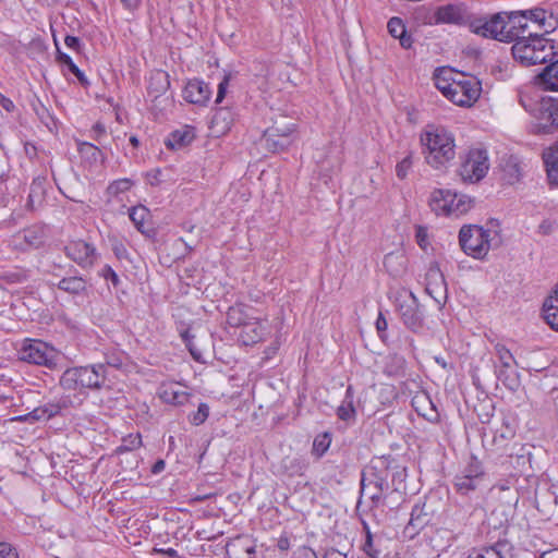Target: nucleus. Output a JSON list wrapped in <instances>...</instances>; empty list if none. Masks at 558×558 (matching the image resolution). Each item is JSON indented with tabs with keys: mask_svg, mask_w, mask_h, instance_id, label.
<instances>
[{
	"mask_svg": "<svg viewBox=\"0 0 558 558\" xmlns=\"http://www.w3.org/2000/svg\"><path fill=\"white\" fill-rule=\"evenodd\" d=\"M489 169L488 155L483 148H471L463 157L458 173L463 182L481 181Z\"/></svg>",
	"mask_w": 558,
	"mask_h": 558,
	"instance_id": "obj_10",
	"label": "nucleus"
},
{
	"mask_svg": "<svg viewBox=\"0 0 558 558\" xmlns=\"http://www.w3.org/2000/svg\"><path fill=\"white\" fill-rule=\"evenodd\" d=\"M269 332V328L266 326L265 322L256 318L241 327L238 340L243 345H253L263 341Z\"/></svg>",
	"mask_w": 558,
	"mask_h": 558,
	"instance_id": "obj_20",
	"label": "nucleus"
},
{
	"mask_svg": "<svg viewBox=\"0 0 558 558\" xmlns=\"http://www.w3.org/2000/svg\"><path fill=\"white\" fill-rule=\"evenodd\" d=\"M507 12H498L490 16L487 15H474L471 22V32L482 36L484 38H490L498 41L509 43V37L506 33L505 19Z\"/></svg>",
	"mask_w": 558,
	"mask_h": 558,
	"instance_id": "obj_11",
	"label": "nucleus"
},
{
	"mask_svg": "<svg viewBox=\"0 0 558 558\" xmlns=\"http://www.w3.org/2000/svg\"><path fill=\"white\" fill-rule=\"evenodd\" d=\"M135 182L130 178H122L112 181L108 187L107 193L110 196L118 197L119 195L129 192Z\"/></svg>",
	"mask_w": 558,
	"mask_h": 558,
	"instance_id": "obj_42",
	"label": "nucleus"
},
{
	"mask_svg": "<svg viewBox=\"0 0 558 558\" xmlns=\"http://www.w3.org/2000/svg\"><path fill=\"white\" fill-rule=\"evenodd\" d=\"M473 199L451 190H435L430 194V209L438 216L460 217L473 207Z\"/></svg>",
	"mask_w": 558,
	"mask_h": 558,
	"instance_id": "obj_9",
	"label": "nucleus"
},
{
	"mask_svg": "<svg viewBox=\"0 0 558 558\" xmlns=\"http://www.w3.org/2000/svg\"><path fill=\"white\" fill-rule=\"evenodd\" d=\"M85 290V281L82 278L72 277V294Z\"/></svg>",
	"mask_w": 558,
	"mask_h": 558,
	"instance_id": "obj_61",
	"label": "nucleus"
},
{
	"mask_svg": "<svg viewBox=\"0 0 558 558\" xmlns=\"http://www.w3.org/2000/svg\"><path fill=\"white\" fill-rule=\"evenodd\" d=\"M548 182L558 186V138L542 153Z\"/></svg>",
	"mask_w": 558,
	"mask_h": 558,
	"instance_id": "obj_23",
	"label": "nucleus"
},
{
	"mask_svg": "<svg viewBox=\"0 0 558 558\" xmlns=\"http://www.w3.org/2000/svg\"><path fill=\"white\" fill-rule=\"evenodd\" d=\"M462 500H457L452 505L450 510V520L454 523L456 526L462 527L466 526L471 523V518L480 508L478 498H471L464 500L465 498H461Z\"/></svg>",
	"mask_w": 558,
	"mask_h": 558,
	"instance_id": "obj_17",
	"label": "nucleus"
},
{
	"mask_svg": "<svg viewBox=\"0 0 558 558\" xmlns=\"http://www.w3.org/2000/svg\"><path fill=\"white\" fill-rule=\"evenodd\" d=\"M229 83H230V74H226L223 76V78L221 80V82L218 84L217 97L215 100L216 104H220L223 100L227 89H228V86H229Z\"/></svg>",
	"mask_w": 558,
	"mask_h": 558,
	"instance_id": "obj_52",
	"label": "nucleus"
},
{
	"mask_svg": "<svg viewBox=\"0 0 558 558\" xmlns=\"http://www.w3.org/2000/svg\"><path fill=\"white\" fill-rule=\"evenodd\" d=\"M289 135L291 137H298L296 135V124L295 123H279L276 121L271 126L267 128L264 131V136H278V135Z\"/></svg>",
	"mask_w": 558,
	"mask_h": 558,
	"instance_id": "obj_40",
	"label": "nucleus"
},
{
	"mask_svg": "<svg viewBox=\"0 0 558 558\" xmlns=\"http://www.w3.org/2000/svg\"><path fill=\"white\" fill-rule=\"evenodd\" d=\"M433 80L436 88L457 106L471 107L482 93V84L477 77L456 72L451 68L436 69Z\"/></svg>",
	"mask_w": 558,
	"mask_h": 558,
	"instance_id": "obj_1",
	"label": "nucleus"
},
{
	"mask_svg": "<svg viewBox=\"0 0 558 558\" xmlns=\"http://www.w3.org/2000/svg\"><path fill=\"white\" fill-rule=\"evenodd\" d=\"M101 277H104L106 280L111 281L113 287H118L120 283V278L117 275V272L112 269L111 266L105 265L100 271Z\"/></svg>",
	"mask_w": 558,
	"mask_h": 558,
	"instance_id": "obj_51",
	"label": "nucleus"
},
{
	"mask_svg": "<svg viewBox=\"0 0 558 558\" xmlns=\"http://www.w3.org/2000/svg\"><path fill=\"white\" fill-rule=\"evenodd\" d=\"M123 4V7L130 11L136 10L141 3L142 0H120Z\"/></svg>",
	"mask_w": 558,
	"mask_h": 558,
	"instance_id": "obj_62",
	"label": "nucleus"
},
{
	"mask_svg": "<svg viewBox=\"0 0 558 558\" xmlns=\"http://www.w3.org/2000/svg\"><path fill=\"white\" fill-rule=\"evenodd\" d=\"M19 353L22 361L38 365H49L54 357V350L40 340H26Z\"/></svg>",
	"mask_w": 558,
	"mask_h": 558,
	"instance_id": "obj_14",
	"label": "nucleus"
},
{
	"mask_svg": "<svg viewBox=\"0 0 558 558\" xmlns=\"http://www.w3.org/2000/svg\"><path fill=\"white\" fill-rule=\"evenodd\" d=\"M339 420L344 422H354L356 418V409L354 407V388L349 385L345 389L344 398L336 410Z\"/></svg>",
	"mask_w": 558,
	"mask_h": 558,
	"instance_id": "obj_29",
	"label": "nucleus"
},
{
	"mask_svg": "<svg viewBox=\"0 0 558 558\" xmlns=\"http://www.w3.org/2000/svg\"><path fill=\"white\" fill-rule=\"evenodd\" d=\"M182 339H183V342L185 343L186 348L189 349L191 355L193 356V359L197 362H201L203 361V353L201 350H198L194 342H193V338L194 336H192L187 330L184 331L182 335Z\"/></svg>",
	"mask_w": 558,
	"mask_h": 558,
	"instance_id": "obj_46",
	"label": "nucleus"
},
{
	"mask_svg": "<svg viewBox=\"0 0 558 558\" xmlns=\"http://www.w3.org/2000/svg\"><path fill=\"white\" fill-rule=\"evenodd\" d=\"M388 33L399 39L402 48L410 49L413 45V38L407 32V27L401 17L393 16L387 23Z\"/></svg>",
	"mask_w": 558,
	"mask_h": 558,
	"instance_id": "obj_28",
	"label": "nucleus"
},
{
	"mask_svg": "<svg viewBox=\"0 0 558 558\" xmlns=\"http://www.w3.org/2000/svg\"><path fill=\"white\" fill-rule=\"evenodd\" d=\"M543 307L558 310V284L553 293L544 301Z\"/></svg>",
	"mask_w": 558,
	"mask_h": 558,
	"instance_id": "obj_57",
	"label": "nucleus"
},
{
	"mask_svg": "<svg viewBox=\"0 0 558 558\" xmlns=\"http://www.w3.org/2000/svg\"><path fill=\"white\" fill-rule=\"evenodd\" d=\"M158 396L162 402L171 405H183L190 399V393L174 384L161 385Z\"/></svg>",
	"mask_w": 558,
	"mask_h": 558,
	"instance_id": "obj_27",
	"label": "nucleus"
},
{
	"mask_svg": "<svg viewBox=\"0 0 558 558\" xmlns=\"http://www.w3.org/2000/svg\"><path fill=\"white\" fill-rule=\"evenodd\" d=\"M53 40H54V44H56V47H57V52H58V61L61 62L64 66L68 68V70H70V56H68L66 53L62 52L59 48V45H58V40L56 38V36L53 35Z\"/></svg>",
	"mask_w": 558,
	"mask_h": 558,
	"instance_id": "obj_60",
	"label": "nucleus"
},
{
	"mask_svg": "<svg viewBox=\"0 0 558 558\" xmlns=\"http://www.w3.org/2000/svg\"><path fill=\"white\" fill-rule=\"evenodd\" d=\"M76 142L81 162L85 168L92 169L104 162V153L96 145L89 142Z\"/></svg>",
	"mask_w": 558,
	"mask_h": 558,
	"instance_id": "obj_21",
	"label": "nucleus"
},
{
	"mask_svg": "<svg viewBox=\"0 0 558 558\" xmlns=\"http://www.w3.org/2000/svg\"><path fill=\"white\" fill-rule=\"evenodd\" d=\"M364 541L362 542L360 549L367 558H381L384 556V536L378 533H373L366 521H362Z\"/></svg>",
	"mask_w": 558,
	"mask_h": 558,
	"instance_id": "obj_19",
	"label": "nucleus"
},
{
	"mask_svg": "<svg viewBox=\"0 0 558 558\" xmlns=\"http://www.w3.org/2000/svg\"><path fill=\"white\" fill-rule=\"evenodd\" d=\"M48 232L46 227L34 225L16 232L12 236V244L15 248L27 251L38 248L46 242Z\"/></svg>",
	"mask_w": 558,
	"mask_h": 558,
	"instance_id": "obj_15",
	"label": "nucleus"
},
{
	"mask_svg": "<svg viewBox=\"0 0 558 558\" xmlns=\"http://www.w3.org/2000/svg\"><path fill=\"white\" fill-rule=\"evenodd\" d=\"M112 251L118 259L128 258V250L122 242H114L112 244Z\"/></svg>",
	"mask_w": 558,
	"mask_h": 558,
	"instance_id": "obj_58",
	"label": "nucleus"
},
{
	"mask_svg": "<svg viewBox=\"0 0 558 558\" xmlns=\"http://www.w3.org/2000/svg\"><path fill=\"white\" fill-rule=\"evenodd\" d=\"M209 415V407L207 403H199L197 411L192 415L191 422L195 426L203 424Z\"/></svg>",
	"mask_w": 558,
	"mask_h": 558,
	"instance_id": "obj_48",
	"label": "nucleus"
},
{
	"mask_svg": "<svg viewBox=\"0 0 558 558\" xmlns=\"http://www.w3.org/2000/svg\"><path fill=\"white\" fill-rule=\"evenodd\" d=\"M542 311L545 322L553 330L558 331V310L549 311V308L543 307Z\"/></svg>",
	"mask_w": 558,
	"mask_h": 558,
	"instance_id": "obj_49",
	"label": "nucleus"
},
{
	"mask_svg": "<svg viewBox=\"0 0 558 558\" xmlns=\"http://www.w3.org/2000/svg\"><path fill=\"white\" fill-rule=\"evenodd\" d=\"M538 558H558V548H553L546 551H543Z\"/></svg>",
	"mask_w": 558,
	"mask_h": 558,
	"instance_id": "obj_64",
	"label": "nucleus"
},
{
	"mask_svg": "<svg viewBox=\"0 0 558 558\" xmlns=\"http://www.w3.org/2000/svg\"><path fill=\"white\" fill-rule=\"evenodd\" d=\"M546 34L536 32V34L518 39L511 48L513 58L525 66L553 61L558 54V44L546 38Z\"/></svg>",
	"mask_w": 558,
	"mask_h": 558,
	"instance_id": "obj_5",
	"label": "nucleus"
},
{
	"mask_svg": "<svg viewBox=\"0 0 558 558\" xmlns=\"http://www.w3.org/2000/svg\"><path fill=\"white\" fill-rule=\"evenodd\" d=\"M323 558H348V556L338 549L331 548L325 553Z\"/></svg>",
	"mask_w": 558,
	"mask_h": 558,
	"instance_id": "obj_63",
	"label": "nucleus"
},
{
	"mask_svg": "<svg viewBox=\"0 0 558 558\" xmlns=\"http://www.w3.org/2000/svg\"><path fill=\"white\" fill-rule=\"evenodd\" d=\"M308 461L305 457L294 456V457H286L282 459L281 465L284 472L289 476H301L308 468Z\"/></svg>",
	"mask_w": 558,
	"mask_h": 558,
	"instance_id": "obj_35",
	"label": "nucleus"
},
{
	"mask_svg": "<svg viewBox=\"0 0 558 558\" xmlns=\"http://www.w3.org/2000/svg\"><path fill=\"white\" fill-rule=\"evenodd\" d=\"M405 359L397 353L389 354L386 357L383 373L388 377H403L405 375Z\"/></svg>",
	"mask_w": 558,
	"mask_h": 558,
	"instance_id": "obj_32",
	"label": "nucleus"
},
{
	"mask_svg": "<svg viewBox=\"0 0 558 558\" xmlns=\"http://www.w3.org/2000/svg\"><path fill=\"white\" fill-rule=\"evenodd\" d=\"M266 148L272 153H279L287 150L298 137H291L289 135H278V136H264Z\"/></svg>",
	"mask_w": 558,
	"mask_h": 558,
	"instance_id": "obj_37",
	"label": "nucleus"
},
{
	"mask_svg": "<svg viewBox=\"0 0 558 558\" xmlns=\"http://www.w3.org/2000/svg\"><path fill=\"white\" fill-rule=\"evenodd\" d=\"M429 521L428 514L424 511V507L415 505L412 508L409 523L404 529V533L413 537L416 535Z\"/></svg>",
	"mask_w": 558,
	"mask_h": 558,
	"instance_id": "obj_31",
	"label": "nucleus"
},
{
	"mask_svg": "<svg viewBox=\"0 0 558 558\" xmlns=\"http://www.w3.org/2000/svg\"><path fill=\"white\" fill-rule=\"evenodd\" d=\"M154 83H157L158 86L154 87V92L159 95L165 93L169 85V75L163 71H158L150 77V87L153 88Z\"/></svg>",
	"mask_w": 558,
	"mask_h": 558,
	"instance_id": "obj_45",
	"label": "nucleus"
},
{
	"mask_svg": "<svg viewBox=\"0 0 558 558\" xmlns=\"http://www.w3.org/2000/svg\"><path fill=\"white\" fill-rule=\"evenodd\" d=\"M387 494L388 493L379 490V488L361 481V495L367 497L374 507L384 506Z\"/></svg>",
	"mask_w": 558,
	"mask_h": 558,
	"instance_id": "obj_38",
	"label": "nucleus"
},
{
	"mask_svg": "<svg viewBox=\"0 0 558 558\" xmlns=\"http://www.w3.org/2000/svg\"><path fill=\"white\" fill-rule=\"evenodd\" d=\"M508 544L506 542H497L493 546L474 548L468 558H507L506 550Z\"/></svg>",
	"mask_w": 558,
	"mask_h": 558,
	"instance_id": "obj_33",
	"label": "nucleus"
},
{
	"mask_svg": "<svg viewBox=\"0 0 558 558\" xmlns=\"http://www.w3.org/2000/svg\"><path fill=\"white\" fill-rule=\"evenodd\" d=\"M389 477L392 481H403L405 477V469L397 464L396 459L390 456L374 458L369 466L362 475V482L371 484L386 493L389 492Z\"/></svg>",
	"mask_w": 558,
	"mask_h": 558,
	"instance_id": "obj_8",
	"label": "nucleus"
},
{
	"mask_svg": "<svg viewBox=\"0 0 558 558\" xmlns=\"http://www.w3.org/2000/svg\"><path fill=\"white\" fill-rule=\"evenodd\" d=\"M211 93L213 90L207 83L199 78H193L186 83L183 89V98L190 104L206 106Z\"/></svg>",
	"mask_w": 558,
	"mask_h": 558,
	"instance_id": "obj_18",
	"label": "nucleus"
},
{
	"mask_svg": "<svg viewBox=\"0 0 558 558\" xmlns=\"http://www.w3.org/2000/svg\"><path fill=\"white\" fill-rule=\"evenodd\" d=\"M500 242L497 230L485 229L481 226H463L459 231V243L462 251L473 258H484L489 250L497 247Z\"/></svg>",
	"mask_w": 558,
	"mask_h": 558,
	"instance_id": "obj_6",
	"label": "nucleus"
},
{
	"mask_svg": "<svg viewBox=\"0 0 558 558\" xmlns=\"http://www.w3.org/2000/svg\"><path fill=\"white\" fill-rule=\"evenodd\" d=\"M397 311L402 323L412 331L417 332L423 328L424 316L418 300L412 292L399 294L397 298Z\"/></svg>",
	"mask_w": 558,
	"mask_h": 558,
	"instance_id": "obj_12",
	"label": "nucleus"
},
{
	"mask_svg": "<svg viewBox=\"0 0 558 558\" xmlns=\"http://www.w3.org/2000/svg\"><path fill=\"white\" fill-rule=\"evenodd\" d=\"M536 81L544 90L558 92V60L550 61V64L536 76Z\"/></svg>",
	"mask_w": 558,
	"mask_h": 558,
	"instance_id": "obj_30",
	"label": "nucleus"
},
{
	"mask_svg": "<svg viewBox=\"0 0 558 558\" xmlns=\"http://www.w3.org/2000/svg\"><path fill=\"white\" fill-rule=\"evenodd\" d=\"M129 217L141 233H147L145 221L149 217V210L145 206H134L129 211Z\"/></svg>",
	"mask_w": 558,
	"mask_h": 558,
	"instance_id": "obj_39",
	"label": "nucleus"
},
{
	"mask_svg": "<svg viewBox=\"0 0 558 558\" xmlns=\"http://www.w3.org/2000/svg\"><path fill=\"white\" fill-rule=\"evenodd\" d=\"M420 144L425 162L441 170L456 157V137L442 125L427 124L420 134Z\"/></svg>",
	"mask_w": 558,
	"mask_h": 558,
	"instance_id": "obj_2",
	"label": "nucleus"
},
{
	"mask_svg": "<svg viewBox=\"0 0 558 558\" xmlns=\"http://www.w3.org/2000/svg\"><path fill=\"white\" fill-rule=\"evenodd\" d=\"M501 173H502V180L507 184H515L518 183L522 177H523V167L521 163V160L517 156H508L505 157L501 161Z\"/></svg>",
	"mask_w": 558,
	"mask_h": 558,
	"instance_id": "obj_24",
	"label": "nucleus"
},
{
	"mask_svg": "<svg viewBox=\"0 0 558 558\" xmlns=\"http://www.w3.org/2000/svg\"><path fill=\"white\" fill-rule=\"evenodd\" d=\"M102 369V365L72 367V384L74 385V388H98L105 379L100 374V371Z\"/></svg>",
	"mask_w": 558,
	"mask_h": 558,
	"instance_id": "obj_16",
	"label": "nucleus"
},
{
	"mask_svg": "<svg viewBox=\"0 0 558 558\" xmlns=\"http://www.w3.org/2000/svg\"><path fill=\"white\" fill-rule=\"evenodd\" d=\"M52 414L46 415V411L41 409H35L33 412L28 413L25 416H19L16 420L20 421H27V422H35L44 418L50 417Z\"/></svg>",
	"mask_w": 558,
	"mask_h": 558,
	"instance_id": "obj_50",
	"label": "nucleus"
},
{
	"mask_svg": "<svg viewBox=\"0 0 558 558\" xmlns=\"http://www.w3.org/2000/svg\"><path fill=\"white\" fill-rule=\"evenodd\" d=\"M195 138V129L191 125H184L181 129L172 131L167 137L165 144L170 149H181L190 145Z\"/></svg>",
	"mask_w": 558,
	"mask_h": 558,
	"instance_id": "obj_26",
	"label": "nucleus"
},
{
	"mask_svg": "<svg viewBox=\"0 0 558 558\" xmlns=\"http://www.w3.org/2000/svg\"><path fill=\"white\" fill-rule=\"evenodd\" d=\"M234 122V113L229 108H219L213 116L211 125L218 133L228 132Z\"/></svg>",
	"mask_w": 558,
	"mask_h": 558,
	"instance_id": "obj_34",
	"label": "nucleus"
},
{
	"mask_svg": "<svg viewBox=\"0 0 558 558\" xmlns=\"http://www.w3.org/2000/svg\"><path fill=\"white\" fill-rule=\"evenodd\" d=\"M388 328L387 319L385 318L383 313H379L377 319H376V329L379 333V337L384 339V333Z\"/></svg>",
	"mask_w": 558,
	"mask_h": 558,
	"instance_id": "obj_59",
	"label": "nucleus"
},
{
	"mask_svg": "<svg viewBox=\"0 0 558 558\" xmlns=\"http://www.w3.org/2000/svg\"><path fill=\"white\" fill-rule=\"evenodd\" d=\"M507 35L511 37L509 43H517L520 38L527 35L536 34V32L551 33L558 27V17L553 12H548L542 8H534L524 11L507 12L505 19Z\"/></svg>",
	"mask_w": 558,
	"mask_h": 558,
	"instance_id": "obj_3",
	"label": "nucleus"
},
{
	"mask_svg": "<svg viewBox=\"0 0 558 558\" xmlns=\"http://www.w3.org/2000/svg\"><path fill=\"white\" fill-rule=\"evenodd\" d=\"M142 446V437L140 434H130L122 439V444L117 448L118 453L132 451Z\"/></svg>",
	"mask_w": 558,
	"mask_h": 558,
	"instance_id": "obj_44",
	"label": "nucleus"
},
{
	"mask_svg": "<svg viewBox=\"0 0 558 558\" xmlns=\"http://www.w3.org/2000/svg\"><path fill=\"white\" fill-rule=\"evenodd\" d=\"M72 75H74L76 77V80L78 81V83L85 88L87 89L90 85V82L89 80L87 78V76L85 75V73L74 63L72 62Z\"/></svg>",
	"mask_w": 558,
	"mask_h": 558,
	"instance_id": "obj_54",
	"label": "nucleus"
},
{
	"mask_svg": "<svg viewBox=\"0 0 558 558\" xmlns=\"http://www.w3.org/2000/svg\"><path fill=\"white\" fill-rule=\"evenodd\" d=\"M106 135V128L102 123L97 122L90 130V137L97 143H101L102 136Z\"/></svg>",
	"mask_w": 558,
	"mask_h": 558,
	"instance_id": "obj_55",
	"label": "nucleus"
},
{
	"mask_svg": "<svg viewBox=\"0 0 558 558\" xmlns=\"http://www.w3.org/2000/svg\"><path fill=\"white\" fill-rule=\"evenodd\" d=\"M495 354L501 364L502 368H511L512 365L517 364V361L510 350L505 344L498 342L494 347Z\"/></svg>",
	"mask_w": 558,
	"mask_h": 558,
	"instance_id": "obj_43",
	"label": "nucleus"
},
{
	"mask_svg": "<svg viewBox=\"0 0 558 558\" xmlns=\"http://www.w3.org/2000/svg\"><path fill=\"white\" fill-rule=\"evenodd\" d=\"M161 174H162L161 169H159V168L153 169L146 173V180L153 186L159 185L162 182Z\"/></svg>",
	"mask_w": 558,
	"mask_h": 558,
	"instance_id": "obj_56",
	"label": "nucleus"
},
{
	"mask_svg": "<svg viewBox=\"0 0 558 558\" xmlns=\"http://www.w3.org/2000/svg\"><path fill=\"white\" fill-rule=\"evenodd\" d=\"M46 178L37 177L31 184L27 207L35 209L40 206L45 198Z\"/></svg>",
	"mask_w": 558,
	"mask_h": 558,
	"instance_id": "obj_36",
	"label": "nucleus"
},
{
	"mask_svg": "<svg viewBox=\"0 0 558 558\" xmlns=\"http://www.w3.org/2000/svg\"><path fill=\"white\" fill-rule=\"evenodd\" d=\"M330 445L331 436L329 433L318 434L313 440L312 454L320 459L328 451Z\"/></svg>",
	"mask_w": 558,
	"mask_h": 558,
	"instance_id": "obj_41",
	"label": "nucleus"
},
{
	"mask_svg": "<svg viewBox=\"0 0 558 558\" xmlns=\"http://www.w3.org/2000/svg\"><path fill=\"white\" fill-rule=\"evenodd\" d=\"M0 558H19V554L10 543L1 542Z\"/></svg>",
	"mask_w": 558,
	"mask_h": 558,
	"instance_id": "obj_53",
	"label": "nucleus"
},
{
	"mask_svg": "<svg viewBox=\"0 0 558 558\" xmlns=\"http://www.w3.org/2000/svg\"><path fill=\"white\" fill-rule=\"evenodd\" d=\"M72 260L82 267H89L96 260V248L85 241L72 242Z\"/></svg>",
	"mask_w": 558,
	"mask_h": 558,
	"instance_id": "obj_25",
	"label": "nucleus"
},
{
	"mask_svg": "<svg viewBox=\"0 0 558 558\" xmlns=\"http://www.w3.org/2000/svg\"><path fill=\"white\" fill-rule=\"evenodd\" d=\"M412 156L411 155H408L405 156L401 161H399L396 166V175L400 179V180H404L411 168H412Z\"/></svg>",
	"mask_w": 558,
	"mask_h": 558,
	"instance_id": "obj_47",
	"label": "nucleus"
},
{
	"mask_svg": "<svg viewBox=\"0 0 558 558\" xmlns=\"http://www.w3.org/2000/svg\"><path fill=\"white\" fill-rule=\"evenodd\" d=\"M474 19L465 3H447L438 7L434 12L435 24L466 25L471 29Z\"/></svg>",
	"mask_w": 558,
	"mask_h": 558,
	"instance_id": "obj_13",
	"label": "nucleus"
},
{
	"mask_svg": "<svg viewBox=\"0 0 558 558\" xmlns=\"http://www.w3.org/2000/svg\"><path fill=\"white\" fill-rule=\"evenodd\" d=\"M486 481V472L483 463L474 456H471L465 464L454 474L452 487L460 498H474L477 490Z\"/></svg>",
	"mask_w": 558,
	"mask_h": 558,
	"instance_id": "obj_7",
	"label": "nucleus"
},
{
	"mask_svg": "<svg viewBox=\"0 0 558 558\" xmlns=\"http://www.w3.org/2000/svg\"><path fill=\"white\" fill-rule=\"evenodd\" d=\"M254 308L244 303H235L227 312V322L232 327H243L257 317L253 316Z\"/></svg>",
	"mask_w": 558,
	"mask_h": 558,
	"instance_id": "obj_22",
	"label": "nucleus"
},
{
	"mask_svg": "<svg viewBox=\"0 0 558 558\" xmlns=\"http://www.w3.org/2000/svg\"><path fill=\"white\" fill-rule=\"evenodd\" d=\"M520 104L531 116L535 134L558 132V97L522 95Z\"/></svg>",
	"mask_w": 558,
	"mask_h": 558,
	"instance_id": "obj_4",
	"label": "nucleus"
}]
</instances>
